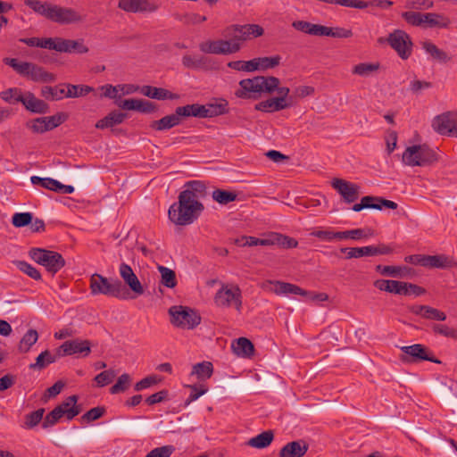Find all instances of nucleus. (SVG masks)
<instances>
[{"label": "nucleus", "mask_w": 457, "mask_h": 457, "mask_svg": "<svg viewBox=\"0 0 457 457\" xmlns=\"http://www.w3.org/2000/svg\"><path fill=\"white\" fill-rule=\"evenodd\" d=\"M204 210L200 201L193 200L188 194L179 193L178 202L170 205L169 219L179 226H187L195 221Z\"/></svg>", "instance_id": "1"}, {"label": "nucleus", "mask_w": 457, "mask_h": 457, "mask_svg": "<svg viewBox=\"0 0 457 457\" xmlns=\"http://www.w3.org/2000/svg\"><path fill=\"white\" fill-rule=\"evenodd\" d=\"M280 84L279 79L273 76H256L253 79H245L239 81L240 88L235 95L242 99H257L262 93L272 94Z\"/></svg>", "instance_id": "2"}, {"label": "nucleus", "mask_w": 457, "mask_h": 457, "mask_svg": "<svg viewBox=\"0 0 457 457\" xmlns=\"http://www.w3.org/2000/svg\"><path fill=\"white\" fill-rule=\"evenodd\" d=\"M4 62L21 77L34 82L51 83L56 80V75L46 71L34 62L20 61L17 58H4Z\"/></svg>", "instance_id": "3"}, {"label": "nucleus", "mask_w": 457, "mask_h": 457, "mask_svg": "<svg viewBox=\"0 0 457 457\" xmlns=\"http://www.w3.org/2000/svg\"><path fill=\"white\" fill-rule=\"evenodd\" d=\"M89 288L93 295H104L121 300L129 298L126 287L119 279H109L98 273H95L90 277Z\"/></svg>", "instance_id": "4"}, {"label": "nucleus", "mask_w": 457, "mask_h": 457, "mask_svg": "<svg viewBox=\"0 0 457 457\" xmlns=\"http://www.w3.org/2000/svg\"><path fill=\"white\" fill-rule=\"evenodd\" d=\"M235 244L239 246L280 245L285 248H294L297 246V241L295 239L276 232L264 234L262 237L244 236L235 239Z\"/></svg>", "instance_id": "5"}, {"label": "nucleus", "mask_w": 457, "mask_h": 457, "mask_svg": "<svg viewBox=\"0 0 457 457\" xmlns=\"http://www.w3.org/2000/svg\"><path fill=\"white\" fill-rule=\"evenodd\" d=\"M168 313L171 325L180 329H193L201 322L198 312L187 306L173 305L169 308Z\"/></svg>", "instance_id": "6"}, {"label": "nucleus", "mask_w": 457, "mask_h": 457, "mask_svg": "<svg viewBox=\"0 0 457 457\" xmlns=\"http://www.w3.org/2000/svg\"><path fill=\"white\" fill-rule=\"evenodd\" d=\"M228 103L199 104H192L177 107V112L182 117L212 118L228 112Z\"/></svg>", "instance_id": "7"}, {"label": "nucleus", "mask_w": 457, "mask_h": 457, "mask_svg": "<svg viewBox=\"0 0 457 457\" xmlns=\"http://www.w3.org/2000/svg\"><path fill=\"white\" fill-rule=\"evenodd\" d=\"M37 47L59 53L86 54L88 52V47L84 45L83 40L65 39L60 37H39Z\"/></svg>", "instance_id": "8"}, {"label": "nucleus", "mask_w": 457, "mask_h": 457, "mask_svg": "<svg viewBox=\"0 0 457 457\" xmlns=\"http://www.w3.org/2000/svg\"><path fill=\"white\" fill-rule=\"evenodd\" d=\"M403 161L409 166H426L436 162L437 154L427 145H412L404 151Z\"/></svg>", "instance_id": "9"}, {"label": "nucleus", "mask_w": 457, "mask_h": 457, "mask_svg": "<svg viewBox=\"0 0 457 457\" xmlns=\"http://www.w3.org/2000/svg\"><path fill=\"white\" fill-rule=\"evenodd\" d=\"M29 255L37 263L44 266L52 275L56 274L66 263L59 253L43 248H32L29 250Z\"/></svg>", "instance_id": "10"}, {"label": "nucleus", "mask_w": 457, "mask_h": 457, "mask_svg": "<svg viewBox=\"0 0 457 457\" xmlns=\"http://www.w3.org/2000/svg\"><path fill=\"white\" fill-rule=\"evenodd\" d=\"M263 33V28L258 24H234L227 27L223 30L222 35L226 38L240 43L241 41L261 37Z\"/></svg>", "instance_id": "11"}, {"label": "nucleus", "mask_w": 457, "mask_h": 457, "mask_svg": "<svg viewBox=\"0 0 457 457\" xmlns=\"http://www.w3.org/2000/svg\"><path fill=\"white\" fill-rule=\"evenodd\" d=\"M379 43L387 42L403 60L411 54L412 42L410 36L402 29H395L386 38H378Z\"/></svg>", "instance_id": "12"}, {"label": "nucleus", "mask_w": 457, "mask_h": 457, "mask_svg": "<svg viewBox=\"0 0 457 457\" xmlns=\"http://www.w3.org/2000/svg\"><path fill=\"white\" fill-rule=\"evenodd\" d=\"M214 303L219 307L234 306L240 311L242 306V294L237 286L223 284L214 296Z\"/></svg>", "instance_id": "13"}, {"label": "nucleus", "mask_w": 457, "mask_h": 457, "mask_svg": "<svg viewBox=\"0 0 457 457\" xmlns=\"http://www.w3.org/2000/svg\"><path fill=\"white\" fill-rule=\"evenodd\" d=\"M312 236L318 237L321 241H341L344 239L360 240L372 237L370 230H345L334 232L331 230H314Z\"/></svg>", "instance_id": "14"}, {"label": "nucleus", "mask_w": 457, "mask_h": 457, "mask_svg": "<svg viewBox=\"0 0 457 457\" xmlns=\"http://www.w3.org/2000/svg\"><path fill=\"white\" fill-rule=\"evenodd\" d=\"M240 49L241 44L230 38L207 41L200 45L202 52L213 54H231Z\"/></svg>", "instance_id": "15"}, {"label": "nucleus", "mask_w": 457, "mask_h": 457, "mask_svg": "<svg viewBox=\"0 0 457 457\" xmlns=\"http://www.w3.org/2000/svg\"><path fill=\"white\" fill-rule=\"evenodd\" d=\"M263 288L269 290L278 295H299L308 296V291L303 290L300 287L278 280H267L263 283Z\"/></svg>", "instance_id": "16"}, {"label": "nucleus", "mask_w": 457, "mask_h": 457, "mask_svg": "<svg viewBox=\"0 0 457 457\" xmlns=\"http://www.w3.org/2000/svg\"><path fill=\"white\" fill-rule=\"evenodd\" d=\"M91 352V344L88 340H68L62 343L58 349L59 356L78 355L87 356Z\"/></svg>", "instance_id": "17"}, {"label": "nucleus", "mask_w": 457, "mask_h": 457, "mask_svg": "<svg viewBox=\"0 0 457 457\" xmlns=\"http://www.w3.org/2000/svg\"><path fill=\"white\" fill-rule=\"evenodd\" d=\"M432 127L441 135L452 134L457 137L456 114L448 112L437 115L433 120Z\"/></svg>", "instance_id": "18"}, {"label": "nucleus", "mask_w": 457, "mask_h": 457, "mask_svg": "<svg viewBox=\"0 0 457 457\" xmlns=\"http://www.w3.org/2000/svg\"><path fill=\"white\" fill-rule=\"evenodd\" d=\"M331 186L340 194L346 204L354 203L359 198L360 187L357 184L342 179H334Z\"/></svg>", "instance_id": "19"}, {"label": "nucleus", "mask_w": 457, "mask_h": 457, "mask_svg": "<svg viewBox=\"0 0 457 457\" xmlns=\"http://www.w3.org/2000/svg\"><path fill=\"white\" fill-rule=\"evenodd\" d=\"M118 7L128 12H154L159 4L150 0H120Z\"/></svg>", "instance_id": "20"}, {"label": "nucleus", "mask_w": 457, "mask_h": 457, "mask_svg": "<svg viewBox=\"0 0 457 457\" xmlns=\"http://www.w3.org/2000/svg\"><path fill=\"white\" fill-rule=\"evenodd\" d=\"M119 272L125 284L128 285V287L135 294L134 297L142 295L145 293V289L141 282L129 264L122 262L120 265Z\"/></svg>", "instance_id": "21"}, {"label": "nucleus", "mask_w": 457, "mask_h": 457, "mask_svg": "<svg viewBox=\"0 0 457 457\" xmlns=\"http://www.w3.org/2000/svg\"><path fill=\"white\" fill-rule=\"evenodd\" d=\"M119 272L125 284L128 285V287L135 294L134 297L142 295L145 293V289L141 282L129 264L122 262L120 265Z\"/></svg>", "instance_id": "22"}, {"label": "nucleus", "mask_w": 457, "mask_h": 457, "mask_svg": "<svg viewBox=\"0 0 457 457\" xmlns=\"http://www.w3.org/2000/svg\"><path fill=\"white\" fill-rule=\"evenodd\" d=\"M51 21L60 24H71L82 21L81 16L72 8L54 4Z\"/></svg>", "instance_id": "23"}, {"label": "nucleus", "mask_w": 457, "mask_h": 457, "mask_svg": "<svg viewBox=\"0 0 457 457\" xmlns=\"http://www.w3.org/2000/svg\"><path fill=\"white\" fill-rule=\"evenodd\" d=\"M77 402L78 396L73 395L67 397L55 408L61 410V413L67 420H71L81 412L80 406L77 404Z\"/></svg>", "instance_id": "24"}, {"label": "nucleus", "mask_w": 457, "mask_h": 457, "mask_svg": "<svg viewBox=\"0 0 457 457\" xmlns=\"http://www.w3.org/2000/svg\"><path fill=\"white\" fill-rule=\"evenodd\" d=\"M22 104L28 111L33 113L46 114L49 112L48 104L43 100L37 98L31 92L25 93Z\"/></svg>", "instance_id": "25"}, {"label": "nucleus", "mask_w": 457, "mask_h": 457, "mask_svg": "<svg viewBox=\"0 0 457 457\" xmlns=\"http://www.w3.org/2000/svg\"><path fill=\"white\" fill-rule=\"evenodd\" d=\"M308 448V445L302 440L289 442L280 449L279 457H303Z\"/></svg>", "instance_id": "26"}, {"label": "nucleus", "mask_w": 457, "mask_h": 457, "mask_svg": "<svg viewBox=\"0 0 457 457\" xmlns=\"http://www.w3.org/2000/svg\"><path fill=\"white\" fill-rule=\"evenodd\" d=\"M180 122L181 116L178 114L176 109L174 113L166 115L158 120H154L153 122H151L150 128L157 131H162L174 128Z\"/></svg>", "instance_id": "27"}, {"label": "nucleus", "mask_w": 457, "mask_h": 457, "mask_svg": "<svg viewBox=\"0 0 457 457\" xmlns=\"http://www.w3.org/2000/svg\"><path fill=\"white\" fill-rule=\"evenodd\" d=\"M141 93L153 99L157 100H165V99H178L179 97V95L174 94L168 89L162 87H155L152 86H144L141 88Z\"/></svg>", "instance_id": "28"}, {"label": "nucleus", "mask_w": 457, "mask_h": 457, "mask_svg": "<svg viewBox=\"0 0 457 457\" xmlns=\"http://www.w3.org/2000/svg\"><path fill=\"white\" fill-rule=\"evenodd\" d=\"M402 351L411 357L414 361L417 360H422V361H430L433 362H439V361L433 359L430 357L428 353V349L420 345V344H415L412 345L408 346H403Z\"/></svg>", "instance_id": "29"}, {"label": "nucleus", "mask_w": 457, "mask_h": 457, "mask_svg": "<svg viewBox=\"0 0 457 457\" xmlns=\"http://www.w3.org/2000/svg\"><path fill=\"white\" fill-rule=\"evenodd\" d=\"M283 98L271 97L265 101L259 102L255 109L264 112H274L290 107V104H283Z\"/></svg>", "instance_id": "30"}, {"label": "nucleus", "mask_w": 457, "mask_h": 457, "mask_svg": "<svg viewBox=\"0 0 457 457\" xmlns=\"http://www.w3.org/2000/svg\"><path fill=\"white\" fill-rule=\"evenodd\" d=\"M180 193L188 194L191 199L200 201L206 195V186L203 181L192 180L185 184V189Z\"/></svg>", "instance_id": "31"}, {"label": "nucleus", "mask_w": 457, "mask_h": 457, "mask_svg": "<svg viewBox=\"0 0 457 457\" xmlns=\"http://www.w3.org/2000/svg\"><path fill=\"white\" fill-rule=\"evenodd\" d=\"M127 114L120 112H111L104 118L99 120L96 123V128L99 129H104L108 128H112L115 125H119L124 121Z\"/></svg>", "instance_id": "32"}, {"label": "nucleus", "mask_w": 457, "mask_h": 457, "mask_svg": "<svg viewBox=\"0 0 457 457\" xmlns=\"http://www.w3.org/2000/svg\"><path fill=\"white\" fill-rule=\"evenodd\" d=\"M403 282L397 280H388V279H378L374 282V287L381 291H386L391 294L403 295L405 293L403 287Z\"/></svg>", "instance_id": "33"}, {"label": "nucleus", "mask_w": 457, "mask_h": 457, "mask_svg": "<svg viewBox=\"0 0 457 457\" xmlns=\"http://www.w3.org/2000/svg\"><path fill=\"white\" fill-rule=\"evenodd\" d=\"M26 6L32 9L37 14L45 17L47 20L52 18V11L54 4L47 2H41L39 0H25Z\"/></svg>", "instance_id": "34"}, {"label": "nucleus", "mask_w": 457, "mask_h": 457, "mask_svg": "<svg viewBox=\"0 0 457 457\" xmlns=\"http://www.w3.org/2000/svg\"><path fill=\"white\" fill-rule=\"evenodd\" d=\"M292 26L296 30L309 35L322 36L323 34V25L313 24L305 21H295L292 23Z\"/></svg>", "instance_id": "35"}, {"label": "nucleus", "mask_w": 457, "mask_h": 457, "mask_svg": "<svg viewBox=\"0 0 457 457\" xmlns=\"http://www.w3.org/2000/svg\"><path fill=\"white\" fill-rule=\"evenodd\" d=\"M38 333L36 329H29L21 337L18 344V351L21 353H28L30 348L37 342Z\"/></svg>", "instance_id": "36"}, {"label": "nucleus", "mask_w": 457, "mask_h": 457, "mask_svg": "<svg viewBox=\"0 0 457 457\" xmlns=\"http://www.w3.org/2000/svg\"><path fill=\"white\" fill-rule=\"evenodd\" d=\"M426 23L429 28H446L450 21L448 18L440 13L427 12L423 15V24Z\"/></svg>", "instance_id": "37"}, {"label": "nucleus", "mask_w": 457, "mask_h": 457, "mask_svg": "<svg viewBox=\"0 0 457 457\" xmlns=\"http://www.w3.org/2000/svg\"><path fill=\"white\" fill-rule=\"evenodd\" d=\"M422 48L430 54V56L439 62H447L451 61V57L443 50L439 49L435 44L429 41H425L422 43Z\"/></svg>", "instance_id": "38"}, {"label": "nucleus", "mask_w": 457, "mask_h": 457, "mask_svg": "<svg viewBox=\"0 0 457 457\" xmlns=\"http://www.w3.org/2000/svg\"><path fill=\"white\" fill-rule=\"evenodd\" d=\"M232 347L237 355L243 357H250L254 352L253 343L246 337H239L236 343L232 345Z\"/></svg>", "instance_id": "39"}, {"label": "nucleus", "mask_w": 457, "mask_h": 457, "mask_svg": "<svg viewBox=\"0 0 457 457\" xmlns=\"http://www.w3.org/2000/svg\"><path fill=\"white\" fill-rule=\"evenodd\" d=\"M62 87H66L67 91L64 93L66 97H80L87 96L94 90L92 87L87 85H72V84H61Z\"/></svg>", "instance_id": "40"}, {"label": "nucleus", "mask_w": 457, "mask_h": 457, "mask_svg": "<svg viewBox=\"0 0 457 457\" xmlns=\"http://www.w3.org/2000/svg\"><path fill=\"white\" fill-rule=\"evenodd\" d=\"M157 269L161 274V284L168 288H174L177 285L175 271L162 265H159Z\"/></svg>", "instance_id": "41"}, {"label": "nucleus", "mask_w": 457, "mask_h": 457, "mask_svg": "<svg viewBox=\"0 0 457 457\" xmlns=\"http://www.w3.org/2000/svg\"><path fill=\"white\" fill-rule=\"evenodd\" d=\"M273 440V433L270 430L264 431L251 438L248 445L252 447L262 449L270 445Z\"/></svg>", "instance_id": "42"}, {"label": "nucleus", "mask_w": 457, "mask_h": 457, "mask_svg": "<svg viewBox=\"0 0 457 457\" xmlns=\"http://www.w3.org/2000/svg\"><path fill=\"white\" fill-rule=\"evenodd\" d=\"M213 372V366L210 361H203L200 363H196L193 367L192 375H196V377L204 380L210 378Z\"/></svg>", "instance_id": "43"}, {"label": "nucleus", "mask_w": 457, "mask_h": 457, "mask_svg": "<svg viewBox=\"0 0 457 457\" xmlns=\"http://www.w3.org/2000/svg\"><path fill=\"white\" fill-rule=\"evenodd\" d=\"M212 199L220 204L226 205L231 202H234L237 199V195L232 191L215 189L212 192Z\"/></svg>", "instance_id": "44"}, {"label": "nucleus", "mask_w": 457, "mask_h": 457, "mask_svg": "<svg viewBox=\"0 0 457 457\" xmlns=\"http://www.w3.org/2000/svg\"><path fill=\"white\" fill-rule=\"evenodd\" d=\"M281 57L279 55L270 56V57H258L254 58L253 62L257 65V71H265L268 69L274 68L278 66L280 62Z\"/></svg>", "instance_id": "45"}, {"label": "nucleus", "mask_w": 457, "mask_h": 457, "mask_svg": "<svg viewBox=\"0 0 457 457\" xmlns=\"http://www.w3.org/2000/svg\"><path fill=\"white\" fill-rule=\"evenodd\" d=\"M56 361L55 356H54L49 351L46 350L42 352L36 359V362L29 365L30 369L33 370H42L46 367L48 364H51Z\"/></svg>", "instance_id": "46"}, {"label": "nucleus", "mask_w": 457, "mask_h": 457, "mask_svg": "<svg viewBox=\"0 0 457 457\" xmlns=\"http://www.w3.org/2000/svg\"><path fill=\"white\" fill-rule=\"evenodd\" d=\"M44 413H45L44 408H40L35 411L28 413L24 418L25 419L24 428L27 429H31V428H35L36 426H37L39 424V422L44 420L43 419Z\"/></svg>", "instance_id": "47"}, {"label": "nucleus", "mask_w": 457, "mask_h": 457, "mask_svg": "<svg viewBox=\"0 0 457 457\" xmlns=\"http://www.w3.org/2000/svg\"><path fill=\"white\" fill-rule=\"evenodd\" d=\"M343 251L347 252V258H360L376 254V247L373 246L345 248Z\"/></svg>", "instance_id": "48"}, {"label": "nucleus", "mask_w": 457, "mask_h": 457, "mask_svg": "<svg viewBox=\"0 0 457 457\" xmlns=\"http://www.w3.org/2000/svg\"><path fill=\"white\" fill-rule=\"evenodd\" d=\"M228 67L238 71L252 72L257 71V65L253 59L250 61H232L228 62Z\"/></svg>", "instance_id": "49"}, {"label": "nucleus", "mask_w": 457, "mask_h": 457, "mask_svg": "<svg viewBox=\"0 0 457 457\" xmlns=\"http://www.w3.org/2000/svg\"><path fill=\"white\" fill-rule=\"evenodd\" d=\"M378 69H379L378 62H376V63L361 62L353 67V73L359 75V76L367 77V76L370 75L372 72L377 71Z\"/></svg>", "instance_id": "50"}, {"label": "nucleus", "mask_w": 457, "mask_h": 457, "mask_svg": "<svg viewBox=\"0 0 457 457\" xmlns=\"http://www.w3.org/2000/svg\"><path fill=\"white\" fill-rule=\"evenodd\" d=\"M447 262L448 260L444 255H425L423 267L445 268Z\"/></svg>", "instance_id": "51"}, {"label": "nucleus", "mask_w": 457, "mask_h": 457, "mask_svg": "<svg viewBox=\"0 0 457 457\" xmlns=\"http://www.w3.org/2000/svg\"><path fill=\"white\" fill-rule=\"evenodd\" d=\"M30 181L33 185H40L41 187L55 192L57 187H59V181L51 178H40L37 176H32Z\"/></svg>", "instance_id": "52"}, {"label": "nucleus", "mask_w": 457, "mask_h": 457, "mask_svg": "<svg viewBox=\"0 0 457 457\" xmlns=\"http://www.w3.org/2000/svg\"><path fill=\"white\" fill-rule=\"evenodd\" d=\"M322 36L337 37V38H348L353 36V32L351 29H346L345 28H328L324 26Z\"/></svg>", "instance_id": "53"}, {"label": "nucleus", "mask_w": 457, "mask_h": 457, "mask_svg": "<svg viewBox=\"0 0 457 457\" xmlns=\"http://www.w3.org/2000/svg\"><path fill=\"white\" fill-rule=\"evenodd\" d=\"M33 214L31 212H16L12 218V223L16 228H22L32 223Z\"/></svg>", "instance_id": "54"}, {"label": "nucleus", "mask_w": 457, "mask_h": 457, "mask_svg": "<svg viewBox=\"0 0 457 457\" xmlns=\"http://www.w3.org/2000/svg\"><path fill=\"white\" fill-rule=\"evenodd\" d=\"M2 99L10 103V104H17L21 103L24 99V95H22L21 90L19 88H10L4 92H2Z\"/></svg>", "instance_id": "55"}, {"label": "nucleus", "mask_w": 457, "mask_h": 457, "mask_svg": "<svg viewBox=\"0 0 457 457\" xmlns=\"http://www.w3.org/2000/svg\"><path fill=\"white\" fill-rule=\"evenodd\" d=\"M65 93L63 88H59L57 87H49L46 86L41 88V96L46 99L50 100H61Z\"/></svg>", "instance_id": "56"}, {"label": "nucleus", "mask_w": 457, "mask_h": 457, "mask_svg": "<svg viewBox=\"0 0 457 457\" xmlns=\"http://www.w3.org/2000/svg\"><path fill=\"white\" fill-rule=\"evenodd\" d=\"M62 417L63 416L61 413V410L54 408L43 420L42 428L44 429H48L54 427Z\"/></svg>", "instance_id": "57"}, {"label": "nucleus", "mask_w": 457, "mask_h": 457, "mask_svg": "<svg viewBox=\"0 0 457 457\" xmlns=\"http://www.w3.org/2000/svg\"><path fill=\"white\" fill-rule=\"evenodd\" d=\"M131 378L127 373L122 374L118 378L117 382L111 387L112 394H119L124 392L130 385Z\"/></svg>", "instance_id": "58"}, {"label": "nucleus", "mask_w": 457, "mask_h": 457, "mask_svg": "<svg viewBox=\"0 0 457 457\" xmlns=\"http://www.w3.org/2000/svg\"><path fill=\"white\" fill-rule=\"evenodd\" d=\"M105 412L104 407H94L87 411L85 414L80 417V420L83 423H89L100 419Z\"/></svg>", "instance_id": "59"}, {"label": "nucleus", "mask_w": 457, "mask_h": 457, "mask_svg": "<svg viewBox=\"0 0 457 457\" xmlns=\"http://www.w3.org/2000/svg\"><path fill=\"white\" fill-rule=\"evenodd\" d=\"M376 270L381 275H384V276L401 277L403 275V271L407 270L408 268L407 267H398V266L378 265Z\"/></svg>", "instance_id": "60"}, {"label": "nucleus", "mask_w": 457, "mask_h": 457, "mask_svg": "<svg viewBox=\"0 0 457 457\" xmlns=\"http://www.w3.org/2000/svg\"><path fill=\"white\" fill-rule=\"evenodd\" d=\"M206 57L195 58L190 55H184L182 64L188 69H199L206 64Z\"/></svg>", "instance_id": "61"}, {"label": "nucleus", "mask_w": 457, "mask_h": 457, "mask_svg": "<svg viewBox=\"0 0 457 457\" xmlns=\"http://www.w3.org/2000/svg\"><path fill=\"white\" fill-rule=\"evenodd\" d=\"M17 267L21 271L27 274L31 278L36 279V280L41 279V274H40L39 270H37L31 264H29L26 262L21 261V262H17Z\"/></svg>", "instance_id": "62"}, {"label": "nucleus", "mask_w": 457, "mask_h": 457, "mask_svg": "<svg viewBox=\"0 0 457 457\" xmlns=\"http://www.w3.org/2000/svg\"><path fill=\"white\" fill-rule=\"evenodd\" d=\"M116 375L117 374L115 370H107L96 375L95 378V381L96 382L98 386H104L110 384L116 377Z\"/></svg>", "instance_id": "63"}, {"label": "nucleus", "mask_w": 457, "mask_h": 457, "mask_svg": "<svg viewBox=\"0 0 457 457\" xmlns=\"http://www.w3.org/2000/svg\"><path fill=\"white\" fill-rule=\"evenodd\" d=\"M174 451L175 448L173 445H163L153 449L145 457H170Z\"/></svg>", "instance_id": "64"}]
</instances>
